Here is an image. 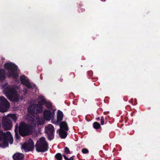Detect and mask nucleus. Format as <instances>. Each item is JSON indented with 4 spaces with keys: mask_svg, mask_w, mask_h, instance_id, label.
Listing matches in <instances>:
<instances>
[{
    "mask_svg": "<svg viewBox=\"0 0 160 160\" xmlns=\"http://www.w3.org/2000/svg\"><path fill=\"white\" fill-rule=\"evenodd\" d=\"M33 129V127L32 126L24 122H22L19 124L18 132L22 136L24 137L32 134Z\"/></svg>",
    "mask_w": 160,
    "mask_h": 160,
    "instance_id": "obj_1",
    "label": "nucleus"
},
{
    "mask_svg": "<svg viewBox=\"0 0 160 160\" xmlns=\"http://www.w3.org/2000/svg\"><path fill=\"white\" fill-rule=\"evenodd\" d=\"M5 68L8 70L9 78L12 77L17 78L18 77V74L17 73L18 67L12 62L6 63L4 64Z\"/></svg>",
    "mask_w": 160,
    "mask_h": 160,
    "instance_id": "obj_2",
    "label": "nucleus"
},
{
    "mask_svg": "<svg viewBox=\"0 0 160 160\" xmlns=\"http://www.w3.org/2000/svg\"><path fill=\"white\" fill-rule=\"evenodd\" d=\"M35 148L38 152H45L48 149V144L45 138L41 137L36 144Z\"/></svg>",
    "mask_w": 160,
    "mask_h": 160,
    "instance_id": "obj_3",
    "label": "nucleus"
},
{
    "mask_svg": "<svg viewBox=\"0 0 160 160\" xmlns=\"http://www.w3.org/2000/svg\"><path fill=\"white\" fill-rule=\"evenodd\" d=\"M45 129L48 139L50 141L53 140L54 137L55 131L53 126L52 124H49L45 128Z\"/></svg>",
    "mask_w": 160,
    "mask_h": 160,
    "instance_id": "obj_4",
    "label": "nucleus"
},
{
    "mask_svg": "<svg viewBox=\"0 0 160 160\" xmlns=\"http://www.w3.org/2000/svg\"><path fill=\"white\" fill-rule=\"evenodd\" d=\"M4 92L7 97L9 100L15 98L17 96V91L13 88H7L5 90Z\"/></svg>",
    "mask_w": 160,
    "mask_h": 160,
    "instance_id": "obj_5",
    "label": "nucleus"
},
{
    "mask_svg": "<svg viewBox=\"0 0 160 160\" xmlns=\"http://www.w3.org/2000/svg\"><path fill=\"white\" fill-rule=\"evenodd\" d=\"M34 143L32 140L30 138L25 142L22 146V148L26 152L32 150L34 148Z\"/></svg>",
    "mask_w": 160,
    "mask_h": 160,
    "instance_id": "obj_6",
    "label": "nucleus"
},
{
    "mask_svg": "<svg viewBox=\"0 0 160 160\" xmlns=\"http://www.w3.org/2000/svg\"><path fill=\"white\" fill-rule=\"evenodd\" d=\"M9 106L10 103L7 100L3 97H0V109L1 110L8 108Z\"/></svg>",
    "mask_w": 160,
    "mask_h": 160,
    "instance_id": "obj_7",
    "label": "nucleus"
},
{
    "mask_svg": "<svg viewBox=\"0 0 160 160\" xmlns=\"http://www.w3.org/2000/svg\"><path fill=\"white\" fill-rule=\"evenodd\" d=\"M2 124L4 129L5 130H9L12 127L11 121L8 118H5L3 119Z\"/></svg>",
    "mask_w": 160,
    "mask_h": 160,
    "instance_id": "obj_8",
    "label": "nucleus"
},
{
    "mask_svg": "<svg viewBox=\"0 0 160 160\" xmlns=\"http://www.w3.org/2000/svg\"><path fill=\"white\" fill-rule=\"evenodd\" d=\"M20 80L21 83L26 86L28 88H32V87L28 80L26 79V77L24 75H22L20 77Z\"/></svg>",
    "mask_w": 160,
    "mask_h": 160,
    "instance_id": "obj_9",
    "label": "nucleus"
},
{
    "mask_svg": "<svg viewBox=\"0 0 160 160\" xmlns=\"http://www.w3.org/2000/svg\"><path fill=\"white\" fill-rule=\"evenodd\" d=\"M43 117L45 119L49 121L51 119L52 116L51 112L49 110H45L43 112Z\"/></svg>",
    "mask_w": 160,
    "mask_h": 160,
    "instance_id": "obj_10",
    "label": "nucleus"
},
{
    "mask_svg": "<svg viewBox=\"0 0 160 160\" xmlns=\"http://www.w3.org/2000/svg\"><path fill=\"white\" fill-rule=\"evenodd\" d=\"M63 114L60 110H58L57 113V120L55 123H59L62 120L63 118Z\"/></svg>",
    "mask_w": 160,
    "mask_h": 160,
    "instance_id": "obj_11",
    "label": "nucleus"
},
{
    "mask_svg": "<svg viewBox=\"0 0 160 160\" xmlns=\"http://www.w3.org/2000/svg\"><path fill=\"white\" fill-rule=\"evenodd\" d=\"M24 157L23 154L18 152L15 153L12 156V158L14 160H22Z\"/></svg>",
    "mask_w": 160,
    "mask_h": 160,
    "instance_id": "obj_12",
    "label": "nucleus"
},
{
    "mask_svg": "<svg viewBox=\"0 0 160 160\" xmlns=\"http://www.w3.org/2000/svg\"><path fill=\"white\" fill-rule=\"evenodd\" d=\"M57 132H58L59 135L62 139L65 138L67 136L68 133L66 131L60 128Z\"/></svg>",
    "mask_w": 160,
    "mask_h": 160,
    "instance_id": "obj_13",
    "label": "nucleus"
},
{
    "mask_svg": "<svg viewBox=\"0 0 160 160\" xmlns=\"http://www.w3.org/2000/svg\"><path fill=\"white\" fill-rule=\"evenodd\" d=\"M36 107V104H32L30 105L28 109V111L29 113L34 114L35 112V109Z\"/></svg>",
    "mask_w": 160,
    "mask_h": 160,
    "instance_id": "obj_14",
    "label": "nucleus"
},
{
    "mask_svg": "<svg viewBox=\"0 0 160 160\" xmlns=\"http://www.w3.org/2000/svg\"><path fill=\"white\" fill-rule=\"evenodd\" d=\"M59 126L60 128L66 131H68V125L66 121L61 122Z\"/></svg>",
    "mask_w": 160,
    "mask_h": 160,
    "instance_id": "obj_15",
    "label": "nucleus"
},
{
    "mask_svg": "<svg viewBox=\"0 0 160 160\" xmlns=\"http://www.w3.org/2000/svg\"><path fill=\"white\" fill-rule=\"evenodd\" d=\"M6 78L5 71L3 69H0V81H2Z\"/></svg>",
    "mask_w": 160,
    "mask_h": 160,
    "instance_id": "obj_16",
    "label": "nucleus"
},
{
    "mask_svg": "<svg viewBox=\"0 0 160 160\" xmlns=\"http://www.w3.org/2000/svg\"><path fill=\"white\" fill-rule=\"evenodd\" d=\"M7 138V137H6L5 138L3 139L2 142L0 144V147H1L4 148L8 146V142L7 141V139H6V138Z\"/></svg>",
    "mask_w": 160,
    "mask_h": 160,
    "instance_id": "obj_17",
    "label": "nucleus"
},
{
    "mask_svg": "<svg viewBox=\"0 0 160 160\" xmlns=\"http://www.w3.org/2000/svg\"><path fill=\"white\" fill-rule=\"evenodd\" d=\"M7 138L6 139H7L8 142V141L9 142V143L10 144L12 143L13 142V139L12 135L11 134L10 132L9 131L7 132Z\"/></svg>",
    "mask_w": 160,
    "mask_h": 160,
    "instance_id": "obj_18",
    "label": "nucleus"
},
{
    "mask_svg": "<svg viewBox=\"0 0 160 160\" xmlns=\"http://www.w3.org/2000/svg\"><path fill=\"white\" fill-rule=\"evenodd\" d=\"M39 100L38 101V103L40 104L39 105H44L47 102L44 97L42 96L39 97Z\"/></svg>",
    "mask_w": 160,
    "mask_h": 160,
    "instance_id": "obj_19",
    "label": "nucleus"
},
{
    "mask_svg": "<svg viewBox=\"0 0 160 160\" xmlns=\"http://www.w3.org/2000/svg\"><path fill=\"white\" fill-rule=\"evenodd\" d=\"M36 112L38 113H42V110H43V107L42 105H38L36 104Z\"/></svg>",
    "mask_w": 160,
    "mask_h": 160,
    "instance_id": "obj_20",
    "label": "nucleus"
},
{
    "mask_svg": "<svg viewBox=\"0 0 160 160\" xmlns=\"http://www.w3.org/2000/svg\"><path fill=\"white\" fill-rule=\"evenodd\" d=\"M7 132L6 133H3L2 131L0 130V141H2L5 138L7 137Z\"/></svg>",
    "mask_w": 160,
    "mask_h": 160,
    "instance_id": "obj_21",
    "label": "nucleus"
},
{
    "mask_svg": "<svg viewBox=\"0 0 160 160\" xmlns=\"http://www.w3.org/2000/svg\"><path fill=\"white\" fill-rule=\"evenodd\" d=\"M15 132V138L17 140H18L20 138V136L18 133V126L17 125L15 126V128L14 130Z\"/></svg>",
    "mask_w": 160,
    "mask_h": 160,
    "instance_id": "obj_22",
    "label": "nucleus"
},
{
    "mask_svg": "<svg viewBox=\"0 0 160 160\" xmlns=\"http://www.w3.org/2000/svg\"><path fill=\"white\" fill-rule=\"evenodd\" d=\"M46 108L48 109L51 110L52 109V106L51 102H47L44 104Z\"/></svg>",
    "mask_w": 160,
    "mask_h": 160,
    "instance_id": "obj_23",
    "label": "nucleus"
},
{
    "mask_svg": "<svg viewBox=\"0 0 160 160\" xmlns=\"http://www.w3.org/2000/svg\"><path fill=\"white\" fill-rule=\"evenodd\" d=\"M93 127L94 129H98L100 128L101 125L99 122H95L93 123Z\"/></svg>",
    "mask_w": 160,
    "mask_h": 160,
    "instance_id": "obj_24",
    "label": "nucleus"
},
{
    "mask_svg": "<svg viewBox=\"0 0 160 160\" xmlns=\"http://www.w3.org/2000/svg\"><path fill=\"white\" fill-rule=\"evenodd\" d=\"M63 155L59 153H57L55 156V158L57 160H62Z\"/></svg>",
    "mask_w": 160,
    "mask_h": 160,
    "instance_id": "obj_25",
    "label": "nucleus"
},
{
    "mask_svg": "<svg viewBox=\"0 0 160 160\" xmlns=\"http://www.w3.org/2000/svg\"><path fill=\"white\" fill-rule=\"evenodd\" d=\"M64 152L65 154H71V153L69 148L67 147L64 148Z\"/></svg>",
    "mask_w": 160,
    "mask_h": 160,
    "instance_id": "obj_26",
    "label": "nucleus"
},
{
    "mask_svg": "<svg viewBox=\"0 0 160 160\" xmlns=\"http://www.w3.org/2000/svg\"><path fill=\"white\" fill-rule=\"evenodd\" d=\"M11 117L15 122H16L17 120V118L15 114H11Z\"/></svg>",
    "mask_w": 160,
    "mask_h": 160,
    "instance_id": "obj_27",
    "label": "nucleus"
},
{
    "mask_svg": "<svg viewBox=\"0 0 160 160\" xmlns=\"http://www.w3.org/2000/svg\"><path fill=\"white\" fill-rule=\"evenodd\" d=\"M75 74L73 72L71 73L69 75V78L70 79H73L75 77Z\"/></svg>",
    "mask_w": 160,
    "mask_h": 160,
    "instance_id": "obj_28",
    "label": "nucleus"
},
{
    "mask_svg": "<svg viewBox=\"0 0 160 160\" xmlns=\"http://www.w3.org/2000/svg\"><path fill=\"white\" fill-rule=\"evenodd\" d=\"M82 152L83 153H87L88 152V150L86 148H83L82 150Z\"/></svg>",
    "mask_w": 160,
    "mask_h": 160,
    "instance_id": "obj_29",
    "label": "nucleus"
},
{
    "mask_svg": "<svg viewBox=\"0 0 160 160\" xmlns=\"http://www.w3.org/2000/svg\"><path fill=\"white\" fill-rule=\"evenodd\" d=\"M104 122V119L103 117H102L101 118V124L102 125H103Z\"/></svg>",
    "mask_w": 160,
    "mask_h": 160,
    "instance_id": "obj_30",
    "label": "nucleus"
},
{
    "mask_svg": "<svg viewBox=\"0 0 160 160\" xmlns=\"http://www.w3.org/2000/svg\"><path fill=\"white\" fill-rule=\"evenodd\" d=\"M63 156L64 158V159L65 160H72L70 158H68L67 157L66 155H65V154H63Z\"/></svg>",
    "mask_w": 160,
    "mask_h": 160,
    "instance_id": "obj_31",
    "label": "nucleus"
},
{
    "mask_svg": "<svg viewBox=\"0 0 160 160\" xmlns=\"http://www.w3.org/2000/svg\"><path fill=\"white\" fill-rule=\"evenodd\" d=\"M75 156H73L71 157L70 158V159H71L72 160H75V159L74 158Z\"/></svg>",
    "mask_w": 160,
    "mask_h": 160,
    "instance_id": "obj_32",
    "label": "nucleus"
},
{
    "mask_svg": "<svg viewBox=\"0 0 160 160\" xmlns=\"http://www.w3.org/2000/svg\"><path fill=\"white\" fill-rule=\"evenodd\" d=\"M31 86L32 87V88H34L36 86V85L35 84H33L32 85H31Z\"/></svg>",
    "mask_w": 160,
    "mask_h": 160,
    "instance_id": "obj_33",
    "label": "nucleus"
},
{
    "mask_svg": "<svg viewBox=\"0 0 160 160\" xmlns=\"http://www.w3.org/2000/svg\"><path fill=\"white\" fill-rule=\"evenodd\" d=\"M59 81L60 82H62L63 81V79L62 78H60L59 79Z\"/></svg>",
    "mask_w": 160,
    "mask_h": 160,
    "instance_id": "obj_34",
    "label": "nucleus"
},
{
    "mask_svg": "<svg viewBox=\"0 0 160 160\" xmlns=\"http://www.w3.org/2000/svg\"><path fill=\"white\" fill-rule=\"evenodd\" d=\"M109 112H104V114L105 115H106V114H108L109 113Z\"/></svg>",
    "mask_w": 160,
    "mask_h": 160,
    "instance_id": "obj_35",
    "label": "nucleus"
},
{
    "mask_svg": "<svg viewBox=\"0 0 160 160\" xmlns=\"http://www.w3.org/2000/svg\"><path fill=\"white\" fill-rule=\"evenodd\" d=\"M96 119L97 121H98V120H100V117H97L96 118Z\"/></svg>",
    "mask_w": 160,
    "mask_h": 160,
    "instance_id": "obj_36",
    "label": "nucleus"
},
{
    "mask_svg": "<svg viewBox=\"0 0 160 160\" xmlns=\"http://www.w3.org/2000/svg\"><path fill=\"white\" fill-rule=\"evenodd\" d=\"M55 109H53V110H52V114H54V112H55Z\"/></svg>",
    "mask_w": 160,
    "mask_h": 160,
    "instance_id": "obj_37",
    "label": "nucleus"
},
{
    "mask_svg": "<svg viewBox=\"0 0 160 160\" xmlns=\"http://www.w3.org/2000/svg\"><path fill=\"white\" fill-rule=\"evenodd\" d=\"M81 12H82L84 11H85V9H82V10L81 9Z\"/></svg>",
    "mask_w": 160,
    "mask_h": 160,
    "instance_id": "obj_38",
    "label": "nucleus"
},
{
    "mask_svg": "<svg viewBox=\"0 0 160 160\" xmlns=\"http://www.w3.org/2000/svg\"><path fill=\"white\" fill-rule=\"evenodd\" d=\"M101 1L103 2H104L106 1V0H101Z\"/></svg>",
    "mask_w": 160,
    "mask_h": 160,
    "instance_id": "obj_39",
    "label": "nucleus"
},
{
    "mask_svg": "<svg viewBox=\"0 0 160 160\" xmlns=\"http://www.w3.org/2000/svg\"><path fill=\"white\" fill-rule=\"evenodd\" d=\"M78 11H79V12H80V8H79L78 9Z\"/></svg>",
    "mask_w": 160,
    "mask_h": 160,
    "instance_id": "obj_40",
    "label": "nucleus"
},
{
    "mask_svg": "<svg viewBox=\"0 0 160 160\" xmlns=\"http://www.w3.org/2000/svg\"><path fill=\"white\" fill-rule=\"evenodd\" d=\"M2 112H4V111L3 110V111H2Z\"/></svg>",
    "mask_w": 160,
    "mask_h": 160,
    "instance_id": "obj_41",
    "label": "nucleus"
}]
</instances>
